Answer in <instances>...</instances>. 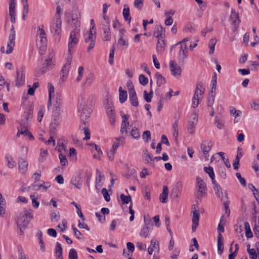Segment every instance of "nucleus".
Wrapping results in <instances>:
<instances>
[{"label":"nucleus","mask_w":259,"mask_h":259,"mask_svg":"<svg viewBox=\"0 0 259 259\" xmlns=\"http://www.w3.org/2000/svg\"><path fill=\"white\" fill-rule=\"evenodd\" d=\"M87 111V112L86 113L83 111V113H81L80 115L79 128L83 131L85 134V137L83 139V140H88L90 139L91 138L90 131L88 126L90 114L91 113V109L90 108Z\"/></svg>","instance_id":"obj_1"},{"label":"nucleus","mask_w":259,"mask_h":259,"mask_svg":"<svg viewBox=\"0 0 259 259\" xmlns=\"http://www.w3.org/2000/svg\"><path fill=\"white\" fill-rule=\"evenodd\" d=\"M204 91V84L201 82H198L192 99V105L194 108H196L202 100Z\"/></svg>","instance_id":"obj_2"},{"label":"nucleus","mask_w":259,"mask_h":259,"mask_svg":"<svg viewBox=\"0 0 259 259\" xmlns=\"http://www.w3.org/2000/svg\"><path fill=\"white\" fill-rule=\"evenodd\" d=\"M15 38L16 34L15 26L14 25H12L9 35L7 45V50L5 51V47L4 46H2L0 49V51L2 53H6L7 54L11 53L15 46Z\"/></svg>","instance_id":"obj_3"},{"label":"nucleus","mask_w":259,"mask_h":259,"mask_svg":"<svg viewBox=\"0 0 259 259\" xmlns=\"http://www.w3.org/2000/svg\"><path fill=\"white\" fill-rule=\"evenodd\" d=\"M95 28V25L91 27L90 30V31L87 32V34H84V42L85 43H89V45L87 48L88 52H90L94 48L95 45L96 39V29H95L94 31V29Z\"/></svg>","instance_id":"obj_4"},{"label":"nucleus","mask_w":259,"mask_h":259,"mask_svg":"<svg viewBox=\"0 0 259 259\" xmlns=\"http://www.w3.org/2000/svg\"><path fill=\"white\" fill-rule=\"evenodd\" d=\"M196 181L199 189L197 192V195L196 196V201L197 203H198V200H200L203 195L206 193V186L201 178L197 177Z\"/></svg>","instance_id":"obj_5"},{"label":"nucleus","mask_w":259,"mask_h":259,"mask_svg":"<svg viewBox=\"0 0 259 259\" xmlns=\"http://www.w3.org/2000/svg\"><path fill=\"white\" fill-rule=\"evenodd\" d=\"M183 187V183L181 181L177 182L175 185L173 187L170 192V197L172 199L178 201V199L181 195V191Z\"/></svg>","instance_id":"obj_6"},{"label":"nucleus","mask_w":259,"mask_h":259,"mask_svg":"<svg viewBox=\"0 0 259 259\" xmlns=\"http://www.w3.org/2000/svg\"><path fill=\"white\" fill-rule=\"evenodd\" d=\"M79 33H77L75 31H71L70 34L69 42H68V54L72 56V51L74 46L76 45L78 42V38L77 37V35Z\"/></svg>","instance_id":"obj_7"},{"label":"nucleus","mask_w":259,"mask_h":259,"mask_svg":"<svg viewBox=\"0 0 259 259\" xmlns=\"http://www.w3.org/2000/svg\"><path fill=\"white\" fill-rule=\"evenodd\" d=\"M20 136H23L24 137L27 138V139L30 141L34 140L33 136L28 130L27 125H25V123H24L23 126H21L20 129L18 130L17 137H19Z\"/></svg>","instance_id":"obj_8"},{"label":"nucleus","mask_w":259,"mask_h":259,"mask_svg":"<svg viewBox=\"0 0 259 259\" xmlns=\"http://www.w3.org/2000/svg\"><path fill=\"white\" fill-rule=\"evenodd\" d=\"M32 218V216L31 213L27 210H25L20 214L19 224H22L24 225V228H27Z\"/></svg>","instance_id":"obj_9"},{"label":"nucleus","mask_w":259,"mask_h":259,"mask_svg":"<svg viewBox=\"0 0 259 259\" xmlns=\"http://www.w3.org/2000/svg\"><path fill=\"white\" fill-rule=\"evenodd\" d=\"M102 30L103 32L101 33V35L102 39L104 41L110 40L111 38V34L109 22L108 21L106 22V24L103 25Z\"/></svg>","instance_id":"obj_10"},{"label":"nucleus","mask_w":259,"mask_h":259,"mask_svg":"<svg viewBox=\"0 0 259 259\" xmlns=\"http://www.w3.org/2000/svg\"><path fill=\"white\" fill-rule=\"evenodd\" d=\"M72 58V56L71 55H68L66 62L64 65L62 69H61L62 75L60 79L62 80L63 81H64L63 78L66 77L68 74L69 68L71 66Z\"/></svg>","instance_id":"obj_11"},{"label":"nucleus","mask_w":259,"mask_h":259,"mask_svg":"<svg viewBox=\"0 0 259 259\" xmlns=\"http://www.w3.org/2000/svg\"><path fill=\"white\" fill-rule=\"evenodd\" d=\"M16 0H10L9 8V15L10 17V20L12 23H15L16 22Z\"/></svg>","instance_id":"obj_12"},{"label":"nucleus","mask_w":259,"mask_h":259,"mask_svg":"<svg viewBox=\"0 0 259 259\" xmlns=\"http://www.w3.org/2000/svg\"><path fill=\"white\" fill-rule=\"evenodd\" d=\"M47 39L46 38H37L36 45L39 50V54L43 55L47 49Z\"/></svg>","instance_id":"obj_13"},{"label":"nucleus","mask_w":259,"mask_h":259,"mask_svg":"<svg viewBox=\"0 0 259 259\" xmlns=\"http://www.w3.org/2000/svg\"><path fill=\"white\" fill-rule=\"evenodd\" d=\"M129 99L132 106L134 107H138L139 106L138 97L134 86H132V89H129Z\"/></svg>","instance_id":"obj_14"},{"label":"nucleus","mask_w":259,"mask_h":259,"mask_svg":"<svg viewBox=\"0 0 259 259\" xmlns=\"http://www.w3.org/2000/svg\"><path fill=\"white\" fill-rule=\"evenodd\" d=\"M169 68L171 71L172 74L174 76L180 75L182 72V69L181 67L177 63H175V61L171 60L169 62Z\"/></svg>","instance_id":"obj_15"},{"label":"nucleus","mask_w":259,"mask_h":259,"mask_svg":"<svg viewBox=\"0 0 259 259\" xmlns=\"http://www.w3.org/2000/svg\"><path fill=\"white\" fill-rule=\"evenodd\" d=\"M122 120L121 124L120 132L122 134H128L127 126L129 125L128 118L129 115L128 114H124L122 116Z\"/></svg>","instance_id":"obj_16"},{"label":"nucleus","mask_w":259,"mask_h":259,"mask_svg":"<svg viewBox=\"0 0 259 259\" xmlns=\"http://www.w3.org/2000/svg\"><path fill=\"white\" fill-rule=\"evenodd\" d=\"M200 214L198 210H193V218L192 222L193 225L192 227V230L193 232H195L197 227L199 225Z\"/></svg>","instance_id":"obj_17"},{"label":"nucleus","mask_w":259,"mask_h":259,"mask_svg":"<svg viewBox=\"0 0 259 259\" xmlns=\"http://www.w3.org/2000/svg\"><path fill=\"white\" fill-rule=\"evenodd\" d=\"M28 170V163L25 159L21 158L19 160V171L22 175H25Z\"/></svg>","instance_id":"obj_18"},{"label":"nucleus","mask_w":259,"mask_h":259,"mask_svg":"<svg viewBox=\"0 0 259 259\" xmlns=\"http://www.w3.org/2000/svg\"><path fill=\"white\" fill-rule=\"evenodd\" d=\"M212 147L211 142L210 141H203L200 145V148L204 155H207Z\"/></svg>","instance_id":"obj_19"},{"label":"nucleus","mask_w":259,"mask_h":259,"mask_svg":"<svg viewBox=\"0 0 259 259\" xmlns=\"http://www.w3.org/2000/svg\"><path fill=\"white\" fill-rule=\"evenodd\" d=\"M187 46L186 44H182L180 46V50L179 53V59L183 61L187 58Z\"/></svg>","instance_id":"obj_20"},{"label":"nucleus","mask_w":259,"mask_h":259,"mask_svg":"<svg viewBox=\"0 0 259 259\" xmlns=\"http://www.w3.org/2000/svg\"><path fill=\"white\" fill-rule=\"evenodd\" d=\"M71 184L74 185L76 188L80 189L82 184V181L80 176L73 177L70 181Z\"/></svg>","instance_id":"obj_21"},{"label":"nucleus","mask_w":259,"mask_h":259,"mask_svg":"<svg viewBox=\"0 0 259 259\" xmlns=\"http://www.w3.org/2000/svg\"><path fill=\"white\" fill-rule=\"evenodd\" d=\"M165 29L162 26L159 25L156 27L154 35L158 39L162 38L163 36H165Z\"/></svg>","instance_id":"obj_22"},{"label":"nucleus","mask_w":259,"mask_h":259,"mask_svg":"<svg viewBox=\"0 0 259 259\" xmlns=\"http://www.w3.org/2000/svg\"><path fill=\"white\" fill-rule=\"evenodd\" d=\"M152 229V224H149V223H148L147 226H145V227H144L141 229L140 233V236H143L144 238L147 237Z\"/></svg>","instance_id":"obj_23"},{"label":"nucleus","mask_w":259,"mask_h":259,"mask_svg":"<svg viewBox=\"0 0 259 259\" xmlns=\"http://www.w3.org/2000/svg\"><path fill=\"white\" fill-rule=\"evenodd\" d=\"M62 21L60 16L56 18L55 22L53 25V28L55 29V33L59 34L61 32Z\"/></svg>","instance_id":"obj_24"},{"label":"nucleus","mask_w":259,"mask_h":259,"mask_svg":"<svg viewBox=\"0 0 259 259\" xmlns=\"http://www.w3.org/2000/svg\"><path fill=\"white\" fill-rule=\"evenodd\" d=\"M168 194V189L166 186H163L162 192L160 195V201L163 203L167 202V199Z\"/></svg>","instance_id":"obj_25"},{"label":"nucleus","mask_w":259,"mask_h":259,"mask_svg":"<svg viewBox=\"0 0 259 259\" xmlns=\"http://www.w3.org/2000/svg\"><path fill=\"white\" fill-rule=\"evenodd\" d=\"M230 19L232 20L233 23L234 24L235 27L238 26L240 22L239 14L236 13L235 11L233 9L231 10Z\"/></svg>","instance_id":"obj_26"},{"label":"nucleus","mask_w":259,"mask_h":259,"mask_svg":"<svg viewBox=\"0 0 259 259\" xmlns=\"http://www.w3.org/2000/svg\"><path fill=\"white\" fill-rule=\"evenodd\" d=\"M21 3L23 4L22 19L25 20L29 12L28 0H21Z\"/></svg>","instance_id":"obj_27"},{"label":"nucleus","mask_w":259,"mask_h":259,"mask_svg":"<svg viewBox=\"0 0 259 259\" xmlns=\"http://www.w3.org/2000/svg\"><path fill=\"white\" fill-rule=\"evenodd\" d=\"M25 82V71L22 69L19 71H17V84L23 85Z\"/></svg>","instance_id":"obj_28"},{"label":"nucleus","mask_w":259,"mask_h":259,"mask_svg":"<svg viewBox=\"0 0 259 259\" xmlns=\"http://www.w3.org/2000/svg\"><path fill=\"white\" fill-rule=\"evenodd\" d=\"M55 254L56 255V259H63V249L61 244L57 242L55 247Z\"/></svg>","instance_id":"obj_29"},{"label":"nucleus","mask_w":259,"mask_h":259,"mask_svg":"<svg viewBox=\"0 0 259 259\" xmlns=\"http://www.w3.org/2000/svg\"><path fill=\"white\" fill-rule=\"evenodd\" d=\"M165 42L164 40L161 38L158 39L157 44L156 51L158 53H161L165 50Z\"/></svg>","instance_id":"obj_30"},{"label":"nucleus","mask_w":259,"mask_h":259,"mask_svg":"<svg viewBox=\"0 0 259 259\" xmlns=\"http://www.w3.org/2000/svg\"><path fill=\"white\" fill-rule=\"evenodd\" d=\"M224 250L223 237L222 234H218V250L219 254H222Z\"/></svg>","instance_id":"obj_31"},{"label":"nucleus","mask_w":259,"mask_h":259,"mask_svg":"<svg viewBox=\"0 0 259 259\" xmlns=\"http://www.w3.org/2000/svg\"><path fill=\"white\" fill-rule=\"evenodd\" d=\"M119 101L121 103H124L127 100V94L126 91H123L121 87L119 88Z\"/></svg>","instance_id":"obj_32"},{"label":"nucleus","mask_w":259,"mask_h":259,"mask_svg":"<svg viewBox=\"0 0 259 259\" xmlns=\"http://www.w3.org/2000/svg\"><path fill=\"white\" fill-rule=\"evenodd\" d=\"M122 14L125 20L130 23L131 21V17L130 15V8L127 5L124 6Z\"/></svg>","instance_id":"obj_33"},{"label":"nucleus","mask_w":259,"mask_h":259,"mask_svg":"<svg viewBox=\"0 0 259 259\" xmlns=\"http://www.w3.org/2000/svg\"><path fill=\"white\" fill-rule=\"evenodd\" d=\"M155 76L157 80L158 87H160L166 83L165 78L159 72H156L155 74Z\"/></svg>","instance_id":"obj_34"},{"label":"nucleus","mask_w":259,"mask_h":259,"mask_svg":"<svg viewBox=\"0 0 259 259\" xmlns=\"http://www.w3.org/2000/svg\"><path fill=\"white\" fill-rule=\"evenodd\" d=\"M213 188L215 191V194L217 195L218 197H219L221 200H224L225 196L223 195L222 190L220 185L219 184L215 185V186L213 187Z\"/></svg>","instance_id":"obj_35"},{"label":"nucleus","mask_w":259,"mask_h":259,"mask_svg":"<svg viewBox=\"0 0 259 259\" xmlns=\"http://www.w3.org/2000/svg\"><path fill=\"white\" fill-rule=\"evenodd\" d=\"M107 114L109 118L115 116V112L113 109V104L110 103L109 104V107L107 105L105 106Z\"/></svg>","instance_id":"obj_36"},{"label":"nucleus","mask_w":259,"mask_h":259,"mask_svg":"<svg viewBox=\"0 0 259 259\" xmlns=\"http://www.w3.org/2000/svg\"><path fill=\"white\" fill-rule=\"evenodd\" d=\"M60 122V118L58 115H53L52 117V122L51 123V128L55 129L56 126H57Z\"/></svg>","instance_id":"obj_37"},{"label":"nucleus","mask_w":259,"mask_h":259,"mask_svg":"<svg viewBox=\"0 0 259 259\" xmlns=\"http://www.w3.org/2000/svg\"><path fill=\"white\" fill-rule=\"evenodd\" d=\"M217 43V40L215 38H211L210 40V41L208 44V47L209 48V54L210 55H212L214 53V47L215 44Z\"/></svg>","instance_id":"obj_38"},{"label":"nucleus","mask_w":259,"mask_h":259,"mask_svg":"<svg viewBox=\"0 0 259 259\" xmlns=\"http://www.w3.org/2000/svg\"><path fill=\"white\" fill-rule=\"evenodd\" d=\"M159 244H156V242L153 241V240H151V244L149 246V247L148 248V251L149 254H152V252H153L154 249H158V251H159Z\"/></svg>","instance_id":"obj_39"},{"label":"nucleus","mask_w":259,"mask_h":259,"mask_svg":"<svg viewBox=\"0 0 259 259\" xmlns=\"http://www.w3.org/2000/svg\"><path fill=\"white\" fill-rule=\"evenodd\" d=\"M242 156V154L241 153H238L237 156H236L235 159L233 163V167L235 170L238 169L240 159L241 158Z\"/></svg>","instance_id":"obj_40"},{"label":"nucleus","mask_w":259,"mask_h":259,"mask_svg":"<svg viewBox=\"0 0 259 259\" xmlns=\"http://www.w3.org/2000/svg\"><path fill=\"white\" fill-rule=\"evenodd\" d=\"M153 94V92L152 89H151L149 93L148 94L146 91H144V98L145 100L147 102H150Z\"/></svg>","instance_id":"obj_41"},{"label":"nucleus","mask_w":259,"mask_h":259,"mask_svg":"<svg viewBox=\"0 0 259 259\" xmlns=\"http://www.w3.org/2000/svg\"><path fill=\"white\" fill-rule=\"evenodd\" d=\"M52 65V58H48L46 59L45 61V63L44 64V66L42 68L41 73L46 72L48 69V67Z\"/></svg>","instance_id":"obj_42"},{"label":"nucleus","mask_w":259,"mask_h":259,"mask_svg":"<svg viewBox=\"0 0 259 259\" xmlns=\"http://www.w3.org/2000/svg\"><path fill=\"white\" fill-rule=\"evenodd\" d=\"M120 198L122 201V203L124 204H128L129 202H132V197L131 196H126L123 194H122L120 196Z\"/></svg>","instance_id":"obj_43"},{"label":"nucleus","mask_w":259,"mask_h":259,"mask_svg":"<svg viewBox=\"0 0 259 259\" xmlns=\"http://www.w3.org/2000/svg\"><path fill=\"white\" fill-rule=\"evenodd\" d=\"M224 215H222L220 219V223L218 225V231L219 232V234H221V233H224L225 231L224 226L225 223L224 224L222 222L224 221Z\"/></svg>","instance_id":"obj_44"},{"label":"nucleus","mask_w":259,"mask_h":259,"mask_svg":"<svg viewBox=\"0 0 259 259\" xmlns=\"http://www.w3.org/2000/svg\"><path fill=\"white\" fill-rule=\"evenodd\" d=\"M221 157L222 160H223L226 166L228 168H230L231 167V165L228 158H226L225 157V153L223 152H220L218 153Z\"/></svg>","instance_id":"obj_45"},{"label":"nucleus","mask_w":259,"mask_h":259,"mask_svg":"<svg viewBox=\"0 0 259 259\" xmlns=\"http://www.w3.org/2000/svg\"><path fill=\"white\" fill-rule=\"evenodd\" d=\"M24 114V116L26 118V120H28L29 119H31L32 118L33 110L31 109V108L27 109L25 111Z\"/></svg>","instance_id":"obj_46"},{"label":"nucleus","mask_w":259,"mask_h":259,"mask_svg":"<svg viewBox=\"0 0 259 259\" xmlns=\"http://www.w3.org/2000/svg\"><path fill=\"white\" fill-rule=\"evenodd\" d=\"M124 33L121 32V31L120 32V37L118 40V44L120 46H125L126 47H128V42L126 41L124 38Z\"/></svg>","instance_id":"obj_47"},{"label":"nucleus","mask_w":259,"mask_h":259,"mask_svg":"<svg viewBox=\"0 0 259 259\" xmlns=\"http://www.w3.org/2000/svg\"><path fill=\"white\" fill-rule=\"evenodd\" d=\"M72 21L73 22V26L74 27V29L72 30V31H75L77 32V33H79L80 25V20H72Z\"/></svg>","instance_id":"obj_48"},{"label":"nucleus","mask_w":259,"mask_h":259,"mask_svg":"<svg viewBox=\"0 0 259 259\" xmlns=\"http://www.w3.org/2000/svg\"><path fill=\"white\" fill-rule=\"evenodd\" d=\"M6 202L4 198L0 199V216H3L5 213Z\"/></svg>","instance_id":"obj_49"},{"label":"nucleus","mask_w":259,"mask_h":259,"mask_svg":"<svg viewBox=\"0 0 259 259\" xmlns=\"http://www.w3.org/2000/svg\"><path fill=\"white\" fill-rule=\"evenodd\" d=\"M131 135L134 139H139L140 137L138 129L136 127L132 128L131 132Z\"/></svg>","instance_id":"obj_50"},{"label":"nucleus","mask_w":259,"mask_h":259,"mask_svg":"<svg viewBox=\"0 0 259 259\" xmlns=\"http://www.w3.org/2000/svg\"><path fill=\"white\" fill-rule=\"evenodd\" d=\"M59 158L60 160V164L62 166H66L68 164V160L65 155L63 154H60L59 155Z\"/></svg>","instance_id":"obj_51"},{"label":"nucleus","mask_w":259,"mask_h":259,"mask_svg":"<svg viewBox=\"0 0 259 259\" xmlns=\"http://www.w3.org/2000/svg\"><path fill=\"white\" fill-rule=\"evenodd\" d=\"M140 83L141 85L145 86L148 82V79L143 74H140L139 77Z\"/></svg>","instance_id":"obj_52"},{"label":"nucleus","mask_w":259,"mask_h":259,"mask_svg":"<svg viewBox=\"0 0 259 259\" xmlns=\"http://www.w3.org/2000/svg\"><path fill=\"white\" fill-rule=\"evenodd\" d=\"M204 170L205 172L208 174L209 177L210 178H213V177H215L213 168L211 166L209 167H204Z\"/></svg>","instance_id":"obj_53"},{"label":"nucleus","mask_w":259,"mask_h":259,"mask_svg":"<svg viewBox=\"0 0 259 259\" xmlns=\"http://www.w3.org/2000/svg\"><path fill=\"white\" fill-rule=\"evenodd\" d=\"M195 131V123L194 121H189L188 122V133L192 135L194 133Z\"/></svg>","instance_id":"obj_54"},{"label":"nucleus","mask_w":259,"mask_h":259,"mask_svg":"<svg viewBox=\"0 0 259 259\" xmlns=\"http://www.w3.org/2000/svg\"><path fill=\"white\" fill-rule=\"evenodd\" d=\"M69 259H77V253L74 248L70 249L69 252Z\"/></svg>","instance_id":"obj_55"},{"label":"nucleus","mask_w":259,"mask_h":259,"mask_svg":"<svg viewBox=\"0 0 259 259\" xmlns=\"http://www.w3.org/2000/svg\"><path fill=\"white\" fill-rule=\"evenodd\" d=\"M223 201H224V205L225 210L229 209V205L230 203V201L229 200L228 193L227 192H225V198H224V200Z\"/></svg>","instance_id":"obj_56"},{"label":"nucleus","mask_w":259,"mask_h":259,"mask_svg":"<svg viewBox=\"0 0 259 259\" xmlns=\"http://www.w3.org/2000/svg\"><path fill=\"white\" fill-rule=\"evenodd\" d=\"M142 138L145 142H148L151 140V133L150 131H144L142 135Z\"/></svg>","instance_id":"obj_57"},{"label":"nucleus","mask_w":259,"mask_h":259,"mask_svg":"<svg viewBox=\"0 0 259 259\" xmlns=\"http://www.w3.org/2000/svg\"><path fill=\"white\" fill-rule=\"evenodd\" d=\"M38 30L37 33V38H46V34L44 29L41 28L40 26H38Z\"/></svg>","instance_id":"obj_58"},{"label":"nucleus","mask_w":259,"mask_h":259,"mask_svg":"<svg viewBox=\"0 0 259 259\" xmlns=\"http://www.w3.org/2000/svg\"><path fill=\"white\" fill-rule=\"evenodd\" d=\"M6 158L8 161V166L9 168H13L14 166V161L12 160V158L11 155L6 154Z\"/></svg>","instance_id":"obj_59"},{"label":"nucleus","mask_w":259,"mask_h":259,"mask_svg":"<svg viewBox=\"0 0 259 259\" xmlns=\"http://www.w3.org/2000/svg\"><path fill=\"white\" fill-rule=\"evenodd\" d=\"M114 51H115V47L113 45L110 50V54H109V63H110V65H112L113 63Z\"/></svg>","instance_id":"obj_60"},{"label":"nucleus","mask_w":259,"mask_h":259,"mask_svg":"<svg viewBox=\"0 0 259 259\" xmlns=\"http://www.w3.org/2000/svg\"><path fill=\"white\" fill-rule=\"evenodd\" d=\"M217 82V76L215 72H214L213 75L212 77L211 82V86L212 87V89H214L215 91L216 90Z\"/></svg>","instance_id":"obj_61"},{"label":"nucleus","mask_w":259,"mask_h":259,"mask_svg":"<svg viewBox=\"0 0 259 259\" xmlns=\"http://www.w3.org/2000/svg\"><path fill=\"white\" fill-rule=\"evenodd\" d=\"M247 252L249 253V257L251 259H256L257 258V253H256V250L252 248L250 250H247Z\"/></svg>","instance_id":"obj_62"},{"label":"nucleus","mask_w":259,"mask_h":259,"mask_svg":"<svg viewBox=\"0 0 259 259\" xmlns=\"http://www.w3.org/2000/svg\"><path fill=\"white\" fill-rule=\"evenodd\" d=\"M102 194L104 196L105 200L107 202H109L110 200V197L109 194L107 190V189L105 188H103L102 190Z\"/></svg>","instance_id":"obj_63"},{"label":"nucleus","mask_w":259,"mask_h":259,"mask_svg":"<svg viewBox=\"0 0 259 259\" xmlns=\"http://www.w3.org/2000/svg\"><path fill=\"white\" fill-rule=\"evenodd\" d=\"M144 0H135L134 6L138 10H140L143 6Z\"/></svg>","instance_id":"obj_64"}]
</instances>
